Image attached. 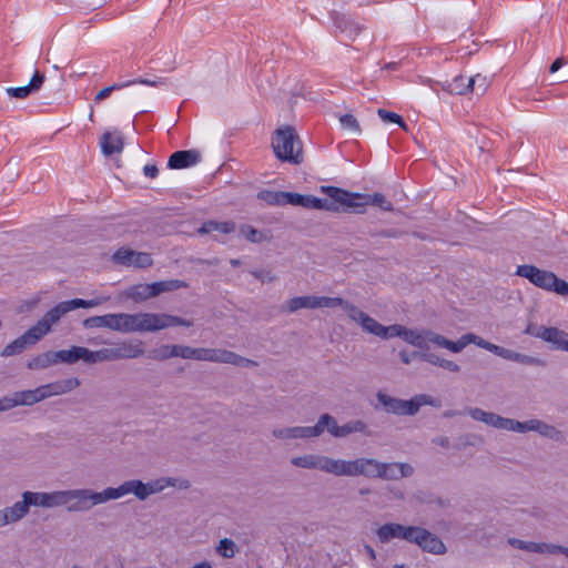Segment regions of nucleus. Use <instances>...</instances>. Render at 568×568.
Segmentation results:
<instances>
[{
  "label": "nucleus",
  "mask_w": 568,
  "mask_h": 568,
  "mask_svg": "<svg viewBox=\"0 0 568 568\" xmlns=\"http://www.w3.org/2000/svg\"><path fill=\"white\" fill-rule=\"evenodd\" d=\"M321 190L333 201L339 203L343 210H351L357 214H363L367 205H375L384 211H393V204L381 193H353L335 186H322Z\"/></svg>",
  "instance_id": "nucleus-5"
},
{
  "label": "nucleus",
  "mask_w": 568,
  "mask_h": 568,
  "mask_svg": "<svg viewBox=\"0 0 568 568\" xmlns=\"http://www.w3.org/2000/svg\"><path fill=\"white\" fill-rule=\"evenodd\" d=\"M542 341L552 345L554 348L568 353V333L557 327H545Z\"/></svg>",
  "instance_id": "nucleus-30"
},
{
  "label": "nucleus",
  "mask_w": 568,
  "mask_h": 568,
  "mask_svg": "<svg viewBox=\"0 0 568 568\" xmlns=\"http://www.w3.org/2000/svg\"><path fill=\"white\" fill-rule=\"evenodd\" d=\"M60 363L59 353L47 351L30 358L27 367L32 371H41Z\"/></svg>",
  "instance_id": "nucleus-32"
},
{
  "label": "nucleus",
  "mask_w": 568,
  "mask_h": 568,
  "mask_svg": "<svg viewBox=\"0 0 568 568\" xmlns=\"http://www.w3.org/2000/svg\"><path fill=\"white\" fill-rule=\"evenodd\" d=\"M402 339L407 344L418 347L422 352H428V343H433L440 348L448 349L452 353H460L467 345L475 344L504 359L516 362L529 366H544L545 362L538 357L526 355L514 349H509L493 344L474 333L462 335L457 341H450L432 329L404 327Z\"/></svg>",
  "instance_id": "nucleus-1"
},
{
  "label": "nucleus",
  "mask_w": 568,
  "mask_h": 568,
  "mask_svg": "<svg viewBox=\"0 0 568 568\" xmlns=\"http://www.w3.org/2000/svg\"><path fill=\"white\" fill-rule=\"evenodd\" d=\"M113 260L124 266L144 268L152 265L153 261L149 253L136 252L129 248H120L113 254Z\"/></svg>",
  "instance_id": "nucleus-18"
},
{
  "label": "nucleus",
  "mask_w": 568,
  "mask_h": 568,
  "mask_svg": "<svg viewBox=\"0 0 568 568\" xmlns=\"http://www.w3.org/2000/svg\"><path fill=\"white\" fill-rule=\"evenodd\" d=\"M443 90L454 94H467L470 92L468 78L464 75L455 77L450 81H445L442 84Z\"/></svg>",
  "instance_id": "nucleus-38"
},
{
  "label": "nucleus",
  "mask_w": 568,
  "mask_h": 568,
  "mask_svg": "<svg viewBox=\"0 0 568 568\" xmlns=\"http://www.w3.org/2000/svg\"><path fill=\"white\" fill-rule=\"evenodd\" d=\"M466 412L474 420L481 422L496 429L511 432L513 418L503 417L496 413L487 412L478 407H469Z\"/></svg>",
  "instance_id": "nucleus-14"
},
{
  "label": "nucleus",
  "mask_w": 568,
  "mask_h": 568,
  "mask_svg": "<svg viewBox=\"0 0 568 568\" xmlns=\"http://www.w3.org/2000/svg\"><path fill=\"white\" fill-rule=\"evenodd\" d=\"M414 474V467L408 463H383L378 460L377 478L383 480H398L410 477Z\"/></svg>",
  "instance_id": "nucleus-17"
},
{
  "label": "nucleus",
  "mask_w": 568,
  "mask_h": 568,
  "mask_svg": "<svg viewBox=\"0 0 568 568\" xmlns=\"http://www.w3.org/2000/svg\"><path fill=\"white\" fill-rule=\"evenodd\" d=\"M426 405L438 407L439 402L438 399L427 394L416 395L409 400H404L402 415L413 416L419 410L422 406Z\"/></svg>",
  "instance_id": "nucleus-29"
},
{
  "label": "nucleus",
  "mask_w": 568,
  "mask_h": 568,
  "mask_svg": "<svg viewBox=\"0 0 568 568\" xmlns=\"http://www.w3.org/2000/svg\"><path fill=\"white\" fill-rule=\"evenodd\" d=\"M420 359L433 366L440 367L452 373H458L460 371V366L456 362L443 358L435 353L420 352Z\"/></svg>",
  "instance_id": "nucleus-34"
},
{
  "label": "nucleus",
  "mask_w": 568,
  "mask_h": 568,
  "mask_svg": "<svg viewBox=\"0 0 568 568\" xmlns=\"http://www.w3.org/2000/svg\"><path fill=\"white\" fill-rule=\"evenodd\" d=\"M189 285L181 280H168L151 283L152 295L155 297L165 292L176 291L179 288H186Z\"/></svg>",
  "instance_id": "nucleus-37"
},
{
  "label": "nucleus",
  "mask_w": 568,
  "mask_h": 568,
  "mask_svg": "<svg viewBox=\"0 0 568 568\" xmlns=\"http://www.w3.org/2000/svg\"><path fill=\"white\" fill-rule=\"evenodd\" d=\"M338 120L342 129L348 131L352 135H359L362 133L359 122L353 114H342L338 116Z\"/></svg>",
  "instance_id": "nucleus-45"
},
{
  "label": "nucleus",
  "mask_w": 568,
  "mask_h": 568,
  "mask_svg": "<svg viewBox=\"0 0 568 568\" xmlns=\"http://www.w3.org/2000/svg\"><path fill=\"white\" fill-rule=\"evenodd\" d=\"M33 507H67L69 511H87L94 507V490L67 489L53 491H32Z\"/></svg>",
  "instance_id": "nucleus-4"
},
{
  "label": "nucleus",
  "mask_w": 568,
  "mask_h": 568,
  "mask_svg": "<svg viewBox=\"0 0 568 568\" xmlns=\"http://www.w3.org/2000/svg\"><path fill=\"white\" fill-rule=\"evenodd\" d=\"M377 115L382 119L384 122H392L398 124L402 129L407 130V126L405 122L403 121L402 116L398 115L395 112L387 111L385 109H378Z\"/></svg>",
  "instance_id": "nucleus-54"
},
{
  "label": "nucleus",
  "mask_w": 568,
  "mask_h": 568,
  "mask_svg": "<svg viewBox=\"0 0 568 568\" xmlns=\"http://www.w3.org/2000/svg\"><path fill=\"white\" fill-rule=\"evenodd\" d=\"M235 230V224L233 222H216L209 221L203 223V225L199 229L200 234H209L213 232H219L223 234L231 233Z\"/></svg>",
  "instance_id": "nucleus-39"
},
{
  "label": "nucleus",
  "mask_w": 568,
  "mask_h": 568,
  "mask_svg": "<svg viewBox=\"0 0 568 568\" xmlns=\"http://www.w3.org/2000/svg\"><path fill=\"white\" fill-rule=\"evenodd\" d=\"M316 308L341 307L346 313L347 317L355 324L358 323L363 313V311L355 304L342 297L316 296Z\"/></svg>",
  "instance_id": "nucleus-15"
},
{
  "label": "nucleus",
  "mask_w": 568,
  "mask_h": 568,
  "mask_svg": "<svg viewBox=\"0 0 568 568\" xmlns=\"http://www.w3.org/2000/svg\"><path fill=\"white\" fill-rule=\"evenodd\" d=\"M29 345L24 341L23 336H19L14 341H12L10 344H8L1 352V356L3 357H10L17 354H20L23 352Z\"/></svg>",
  "instance_id": "nucleus-48"
},
{
  "label": "nucleus",
  "mask_w": 568,
  "mask_h": 568,
  "mask_svg": "<svg viewBox=\"0 0 568 568\" xmlns=\"http://www.w3.org/2000/svg\"><path fill=\"white\" fill-rule=\"evenodd\" d=\"M169 487L179 490H187L191 487V481L184 477H159L144 483L143 494L144 500L150 496L160 494Z\"/></svg>",
  "instance_id": "nucleus-13"
},
{
  "label": "nucleus",
  "mask_w": 568,
  "mask_h": 568,
  "mask_svg": "<svg viewBox=\"0 0 568 568\" xmlns=\"http://www.w3.org/2000/svg\"><path fill=\"white\" fill-rule=\"evenodd\" d=\"M377 400L387 413L402 415L404 399L394 398L385 393L377 394Z\"/></svg>",
  "instance_id": "nucleus-42"
},
{
  "label": "nucleus",
  "mask_w": 568,
  "mask_h": 568,
  "mask_svg": "<svg viewBox=\"0 0 568 568\" xmlns=\"http://www.w3.org/2000/svg\"><path fill=\"white\" fill-rule=\"evenodd\" d=\"M95 358H97V364L103 363V362L118 361L115 344L113 343L111 345V347H104L101 349H97Z\"/></svg>",
  "instance_id": "nucleus-52"
},
{
  "label": "nucleus",
  "mask_w": 568,
  "mask_h": 568,
  "mask_svg": "<svg viewBox=\"0 0 568 568\" xmlns=\"http://www.w3.org/2000/svg\"><path fill=\"white\" fill-rule=\"evenodd\" d=\"M300 206L305 209H315V210H324L328 212H341L342 205L336 203L331 197L320 199L314 195H301Z\"/></svg>",
  "instance_id": "nucleus-26"
},
{
  "label": "nucleus",
  "mask_w": 568,
  "mask_h": 568,
  "mask_svg": "<svg viewBox=\"0 0 568 568\" xmlns=\"http://www.w3.org/2000/svg\"><path fill=\"white\" fill-rule=\"evenodd\" d=\"M316 295H306L287 300L284 308L287 313H295L302 308L316 310Z\"/></svg>",
  "instance_id": "nucleus-35"
},
{
  "label": "nucleus",
  "mask_w": 568,
  "mask_h": 568,
  "mask_svg": "<svg viewBox=\"0 0 568 568\" xmlns=\"http://www.w3.org/2000/svg\"><path fill=\"white\" fill-rule=\"evenodd\" d=\"M511 432L519 434L537 433L539 436L554 442H562L565 439L562 430L539 418H530L524 422L513 419Z\"/></svg>",
  "instance_id": "nucleus-10"
},
{
  "label": "nucleus",
  "mask_w": 568,
  "mask_h": 568,
  "mask_svg": "<svg viewBox=\"0 0 568 568\" xmlns=\"http://www.w3.org/2000/svg\"><path fill=\"white\" fill-rule=\"evenodd\" d=\"M398 356L402 361L403 364L405 365H408L413 362L414 358L416 357H419L420 358V353L418 352H407L406 349H402L399 353H398Z\"/></svg>",
  "instance_id": "nucleus-61"
},
{
  "label": "nucleus",
  "mask_w": 568,
  "mask_h": 568,
  "mask_svg": "<svg viewBox=\"0 0 568 568\" xmlns=\"http://www.w3.org/2000/svg\"><path fill=\"white\" fill-rule=\"evenodd\" d=\"M470 92L477 95H481L486 92L489 87V81L487 77L477 73L474 77L468 78Z\"/></svg>",
  "instance_id": "nucleus-47"
},
{
  "label": "nucleus",
  "mask_w": 568,
  "mask_h": 568,
  "mask_svg": "<svg viewBox=\"0 0 568 568\" xmlns=\"http://www.w3.org/2000/svg\"><path fill=\"white\" fill-rule=\"evenodd\" d=\"M272 146L281 161L300 164L303 161L302 142L292 126H284L274 133Z\"/></svg>",
  "instance_id": "nucleus-6"
},
{
  "label": "nucleus",
  "mask_w": 568,
  "mask_h": 568,
  "mask_svg": "<svg viewBox=\"0 0 568 568\" xmlns=\"http://www.w3.org/2000/svg\"><path fill=\"white\" fill-rule=\"evenodd\" d=\"M192 321L165 313H110L108 329L122 334L153 333L173 326L190 327Z\"/></svg>",
  "instance_id": "nucleus-2"
},
{
  "label": "nucleus",
  "mask_w": 568,
  "mask_h": 568,
  "mask_svg": "<svg viewBox=\"0 0 568 568\" xmlns=\"http://www.w3.org/2000/svg\"><path fill=\"white\" fill-rule=\"evenodd\" d=\"M173 349H174V344L161 345L160 347L152 349L149 353V357L154 361H166V359L175 357Z\"/></svg>",
  "instance_id": "nucleus-49"
},
{
  "label": "nucleus",
  "mask_w": 568,
  "mask_h": 568,
  "mask_svg": "<svg viewBox=\"0 0 568 568\" xmlns=\"http://www.w3.org/2000/svg\"><path fill=\"white\" fill-rule=\"evenodd\" d=\"M311 438H317L327 432L332 437L342 438V425L337 424V420L332 415L325 413L322 414L316 424L310 426Z\"/></svg>",
  "instance_id": "nucleus-19"
},
{
  "label": "nucleus",
  "mask_w": 568,
  "mask_h": 568,
  "mask_svg": "<svg viewBox=\"0 0 568 568\" xmlns=\"http://www.w3.org/2000/svg\"><path fill=\"white\" fill-rule=\"evenodd\" d=\"M130 85V82H124V83H115V84H112L110 87H106L102 90H100L95 97H94V101L97 103L103 101L104 99H106L114 90H120L124 87H128Z\"/></svg>",
  "instance_id": "nucleus-56"
},
{
  "label": "nucleus",
  "mask_w": 568,
  "mask_h": 568,
  "mask_svg": "<svg viewBox=\"0 0 568 568\" xmlns=\"http://www.w3.org/2000/svg\"><path fill=\"white\" fill-rule=\"evenodd\" d=\"M301 195L302 194L295 192H285V205L291 204L294 206H300Z\"/></svg>",
  "instance_id": "nucleus-63"
},
{
  "label": "nucleus",
  "mask_w": 568,
  "mask_h": 568,
  "mask_svg": "<svg viewBox=\"0 0 568 568\" xmlns=\"http://www.w3.org/2000/svg\"><path fill=\"white\" fill-rule=\"evenodd\" d=\"M310 426L274 427L271 432L273 438L290 442L296 439H312Z\"/></svg>",
  "instance_id": "nucleus-21"
},
{
  "label": "nucleus",
  "mask_w": 568,
  "mask_h": 568,
  "mask_svg": "<svg viewBox=\"0 0 568 568\" xmlns=\"http://www.w3.org/2000/svg\"><path fill=\"white\" fill-rule=\"evenodd\" d=\"M31 507H33L32 491L26 490L21 494L20 500H17L11 506L3 507V510L9 524L13 525L26 518Z\"/></svg>",
  "instance_id": "nucleus-16"
},
{
  "label": "nucleus",
  "mask_w": 568,
  "mask_h": 568,
  "mask_svg": "<svg viewBox=\"0 0 568 568\" xmlns=\"http://www.w3.org/2000/svg\"><path fill=\"white\" fill-rule=\"evenodd\" d=\"M100 144L102 153L106 156L121 153L124 146L122 134L118 131L103 133Z\"/></svg>",
  "instance_id": "nucleus-31"
},
{
  "label": "nucleus",
  "mask_w": 568,
  "mask_h": 568,
  "mask_svg": "<svg viewBox=\"0 0 568 568\" xmlns=\"http://www.w3.org/2000/svg\"><path fill=\"white\" fill-rule=\"evenodd\" d=\"M37 394L38 403L51 397L49 384L40 385L34 388Z\"/></svg>",
  "instance_id": "nucleus-60"
},
{
  "label": "nucleus",
  "mask_w": 568,
  "mask_h": 568,
  "mask_svg": "<svg viewBox=\"0 0 568 568\" xmlns=\"http://www.w3.org/2000/svg\"><path fill=\"white\" fill-rule=\"evenodd\" d=\"M51 397L61 396L71 393L80 386V381L77 377H69L52 383H48Z\"/></svg>",
  "instance_id": "nucleus-36"
},
{
  "label": "nucleus",
  "mask_w": 568,
  "mask_h": 568,
  "mask_svg": "<svg viewBox=\"0 0 568 568\" xmlns=\"http://www.w3.org/2000/svg\"><path fill=\"white\" fill-rule=\"evenodd\" d=\"M257 199L270 205H285V192L283 191L262 190L257 193Z\"/></svg>",
  "instance_id": "nucleus-44"
},
{
  "label": "nucleus",
  "mask_w": 568,
  "mask_h": 568,
  "mask_svg": "<svg viewBox=\"0 0 568 568\" xmlns=\"http://www.w3.org/2000/svg\"><path fill=\"white\" fill-rule=\"evenodd\" d=\"M143 488L144 483L140 479L125 480L118 487H106L101 491H94V505L118 500L128 495H133L138 500L144 501Z\"/></svg>",
  "instance_id": "nucleus-8"
},
{
  "label": "nucleus",
  "mask_w": 568,
  "mask_h": 568,
  "mask_svg": "<svg viewBox=\"0 0 568 568\" xmlns=\"http://www.w3.org/2000/svg\"><path fill=\"white\" fill-rule=\"evenodd\" d=\"M357 325L363 329V332L377 336L382 339H389L394 337L402 338L405 327L400 324L384 326L364 311L358 320Z\"/></svg>",
  "instance_id": "nucleus-12"
},
{
  "label": "nucleus",
  "mask_w": 568,
  "mask_h": 568,
  "mask_svg": "<svg viewBox=\"0 0 568 568\" xmlns=\"http://www.w3.org/2000/svg\"><path fill=\"white\" fill-rule=\"evenodd\" d=\"M545 327L546 326H537L530 323L527 325L525 334L542 339V329H545Z\"/></svg>",
  "instance_id": "nucleus-62"
},
{
  "label": "nucleus",
  "mask_w": 568,
  "mask_h": 568,
  "mask_svg": "<svg viewBox=\"0 0 568 568\" xmlns=\"http://www.w3.org/2000/svg\"><path fill=\"white\" fill-rule=\"evenodd\" d=\"M197 361L230 364L241 367L257 366L255 361L224 348L197 347Z\"/></svg>",
  "instance_id": "nucleus-9"
},
{
  "label": "nucleus",
  "mask_w": 568,
  "mask_h": 568,
  "mask_svg": "<svg viewBox=\"0 0 568 568\" xmlns=\"http://www.w3.org/2000/svg\"><path fill=\"white\" fill-rule=\"evenodd\" d=\"M151 292V284H136L125 291V296L135 302H143L154 297Z\"/></svg>",
  "instance_id": "nucleus-40"
},
{
  "label": "nucleus",
  "mask_w": 568,
  "mask_h": 568,
  "mask_svg": "<svg viewBox=\"0 0 568 568\" xmlns=\"http://www.w3.org/2000/svg\"><path fill=\"white\" fill-rule=\"evenodd\" d=\"M322 467L321 471L325 474L336 477H349L351 459L333 458L327 455H323Z\"/></svg>",
  "instance_id": "nucleus-23"
},
{
  "label": "nucleus",
  "mask_w": 568,
  "mask_h": 568,
  "mask_svg": "<svg viewBox=\"0 0 568 568\" xmlns=\"http://www.w3.org/2000/svg\"><path fill=\"white\" fill-rule=\"evenodd\" d=\"M376 538L382 544L394 539L405 540L417 545L424 551L434 555H444L447 551L439 537L419 526H406L398 523H386L375 530Z\"/></svg>",
  "instance_id": "nucleus-3"
},
{
  "label": "nucleus",
  "mask_w": 568,
  "mask_h": 568,
  "mask_svg": "<svg viewBox=\"0 0 568 568\" xmlns=\"http://www.w3.org/2000/svg\"><path fill=\"white\" fill-rule=\"evenodd\" d=\"M363 434L366 436L371 435L368 425L362 419L349 420L342 425V438L348 437L352 434Z\"/></svg>",
  "instance_id": "nucleus-41"
},
{
  "label": "nucleus",
  "mask_w": 568,
  "mask_h": 568,
  "mask_svg": "<svg viewBox=\"0 0 568 568\" xmlns=\"http://www.w3.org/2000/svg\"><path fill=\"white\" fill-rule=\"evenodd\" d=\"M215 551L222 558L230 559L233 558L237 552V546L232 539L223 538L219 541Z\"/></svg>",
  "instance_id": "nucleus-46"
},
{
  "label": "nucleus",
  "mask_w": 568,
  "mask_h": 568,
  "mask_svg": "<svg viewBox=\"0 0 568 568\" xmlns=\"http://www.w3.org/2000/svg\"><path fill=\"white\" fill-rule=\"evenodd\" d=\"M241 233L251 242H258V241H261V235L252 226H247V225L243 226L241 229Z\"/></svg>",
  "instance_id": "nucleus-59"
},
{
  "label": "nucleus",
  "mask_w": 568,
  "mask_h": 568,
  "mask_svg": "<svg viewBox=\"0 0 568 568\" xmlns=\"http://www.w3.org/2000/svg\"><path fill=\"white\" fill-rule=\"evenodd\" d=\"M14 407L38 404L36 389L18 390L11 394Z\"/></svg>",
  "instance_id": "nucleus-43"
},
{
  "label": "nucleus",
  "mask_w": 568,
  "mask_h": 568,
  "mask_svg": "<svg viewBox=\"0 0 568 568\" xmlns=\"http://www.w3.org/2000/svg\"><path fill=\"white\" fill-rule=\"evenodd\" d=\"M378 460L368 457L351 459L349 477L364 476L377 478Z\"/></svg>",
  "instance_id": "nucleus-20"
},
{
  "label": "nucleus",
  "mask_w": 568,
  "mask_h": 568,
  "mask_svg": "<svg viewBox=\"0 0 568 568\" xmlns=\"http://www.w3.org/2000/svg\"><path fill=\"white\" fill-rule=\"evenodd\" d=\"M62 316L63 315L58 305L48 311L41 320L22 334L27 344L29 346L34 345L42 337L49 334L51 332V327L57 324Z\"/></svg>",
  "instance_id": "nucleus-11"
},
{
  "label": "nucleus",
  "mask_w": 568,
  "mask_h": 568,
  "mask_svg": "<svg viewBox=\"0 0 568 568\" xmlns=\"http://www.w3.org/2000/svg\"><path fill=\"white\" fill-rule=\"evenodd\" d=\"M251 273L262 283H272L277 280V277L270 270H256L252 271Z\"/></svg>",
  "instance_id": "nucleus-57"
},
{
  "label": "nucleus",
  "mask_w": 568,
  "mask_h": 568,
  "mask_svg": "<svg viewBox=\"0 0 568 568\" xmlns=\"http://www.w3.org/2000/svg\"><path fill=\"white\" fill-rule=\"evenodd\" d=\"M175 357L183 359H195L197 361V347H191L187 345L174 344Z\"/></svg>",
  "instance_id": "nucleus-51"
},
{
  "label": "nucleus",
  "mask_w": 568,
  "mask_h": 568,
  "mask_svg": "<svg viewBox=\"0 0 568 568\" xmlns=\"http://www.w3.org/2000/svg\"><path fill=\"white\" fill-rule=\"evenodd\" d=\"M516 275L528 280L531 284L544 291L568 296V282L558 278L557 275L550 271L541 270L530 264H523L517 266Z\"/></svg>",
  "instance_id": "nucleus-7"
},
{
  "label": "nucleus",
  "mask_w": 568,
  "mask_h": 568,
  "mask_svg": "<svg viewBox=\"0 0 568 568\" xmlns=\"http://www.w3.org/2000/svg\"><path fill=\"white\" fill-rule=\"evenodd\" d=\"M60 363L72 365L80 361V346L58 351Z\"/></svg>",
  "instance_id": "nucleus-50"
},
{
  "label": "nucleus",
  "mask_w": 568,
  "mask_h": 568,
  "mask_svg": "<svg viewBox=\"0 0 568 568\" xmlns=\"http://www.w3.org/2000/svg\"><path fill=\"white\" fill-rule=\"evenodd\" d=\"M114 344L116 348L118 361L138 358L144 355L141 341L123 339Z\"/></svg>",
  "instance_id": "nucleus-27"
},
{
  "label": "nucleus",
  "mask_w": 568,
  "mask_h": 568,
  "mask_svg": "<svg viewBox=\"0 0 568 568\" xmlns=\"http://www.w3.org/2000/svg\"><path fill=\"white\" fill-rule=\"evenodd\" d=\"M12 408H14V404L11 395L0 398V413L10 410Z\"/></svg>",
  "instance_id": "nucleus-64"
},
{
  "label": "nucleus",
  "mask_w": 568,
  "mask_h": 568,
  "mask_svg": "<svg viewBox=\"0 0 568 568\" xmlns=\"http://www.w3.org/2000/svg\"><path fill=\"white\" fill-rule=\"evenodd\" d=\"M110 301V296H98L92 300H82L74 298L70 301H63L58 304L62 315L64 316L67 313L77 310V308H93L99 305H102Z\"/></svg>",
  "instance_id": "nucleus-24"
},
{
  "label": "nucleus",
  "mask_w": 568,
  "mask_h": 568,
  "mask_svg": "<svg viewBox=\"0 0 568 568\" xmlns=\"http://www.w3.org/2000/svg\"><path fill=\"white\" fill-rule=\"evenodd\" d=\"M82 325L85 328H108V314L88 317Z\"/></svg>",
  "instance_id": "nucleus-53"
},
{
  "label": "nucleus",
  "mask_w": 568,
  "mask_h": 568,
  "mask_svg": "<svg viewBox=\"0 0 568 568\" xmlns=\"http://www.w3.org/2000/svg\"><path fill=\"white\" fill-rule=\"evenodd\" d=\"M322 454H304L291 458V464L296 468L307 470H322Z\"/></svg>",
  "instance_id": "nucleus-33"
},
{
  "label": "nucleus",
  "mask_w": 568,
  "mask_h": 568,
  "mask_svg": "<svg viewBox=\"0 0 568 568\" xmlns=\"http://www.w3.org/2000/svg\"><path fill=\"white\" fill-rule=\"evenodd\" d=\"M201 161V153L197 150L176 151L170 158L168 166L180 170L195 165Z\"/></svg>",
  "instance_id": "nucleus-22"
},
{
  "label": "nucleus",
  "mask_w": 568,
  "mask_h": 568,
  "mask_svg": "<svg viewBox=\"0 0 568 568\" xmlns=\"http://www.w3.org/2000/svg\"><path fill=\"white\" fill-rule=\"evenodd\" d=\"M508 544L514 548L535 554L552 555L554 544L526 541L518 538H509Z\"/></svg>",
  "instance_id": "nucleus-28"
},
{
  "label": "nucleus",
  "mask_w": 568,
  "mask_h": 568,
  "mask_svg": "<svg viewBox=\"0 0 568 568\" xmlns=\"http://www.w3.org/2000/svg\"><path fill=\"white\" fill-rule=\"evenodd\" d=\"M44 82V74L36 71L27 85L18 88H7L6 91L9 97L17 99H24L30 94L37 92Z\"/></svg>",
  "instance_id": "nucleus-25"
},
{
  "label": "nucleus",
  "mask_w": 568,
  "mask_h": 568,
  "mask_svg": "<svg viewBox=\"0 0 568 568\" xmlns=\"http://www.w3.org/2000/svg\"><path fill=\"white\" fill-rule=\"evenodd\" d=\"M80 361L89 365L97 364L95 351L80 346Z\"/></svg>",
  "instance_id": "nucleus-58"
},
{
  "label": "nucleus",
  "mask_w": 568,
  "mask_h": 568,
  "mask_svg": "<svg viewBox=\"0 0 568 568\" xmlns=\"http://www.w3.org/2000/svg\"><path fill=\"white\" fill-rule=\"evenodd\" d=\"M336 26L342 30V32L346 33L348 37L356 36L359 32V27L347 20L345 17H341V19L336 20Z\"/></svg>",
  "instance_id": "nucleus-55"
}]
</instances>
